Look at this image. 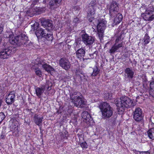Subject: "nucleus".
<instances>
[{
    "mask_svg": "<svg viewBox=\"0 0 154 154\" xmlns=\"http://www.w3.org/2000/svg\"><path fill=\"white\" fill-rule=\"evenodd\" d=\"M122 42L119 44L118 45H117V44L115 43L114 45L109 50V52L110 53H115L117 50H118L119 48L122 47Z\"/></svg>",
    "mask_w": 154,
    "mask_h": 154,
    "instance_id": "obj_20",
    "label": "nucleus"
},
{
    "mask_svg": "<svg viewBox=\"0 0 154 154\" xmlns=\"http://www.w3.org/2000/svg\"><path fill=\"white\" fill-rule=\"evenodd\" d=\"M124 72L125 77L126 79H130L134 77V72L131 69L127 68L125 69Z\"/></svg>",
    "mask_w": 154,
    "mask_h": 154,
    "instance_id": "obj_15",
    "label": "nucleus"
},
{
    "mask_svg": "<svg viewBox=\"0 0 154 154\" xmlns=\"http://www.w3.org/2000/svg\"><path fill=\"white\" fill-rule=\"evenodd\" d=\"M141 16L146 21H151L154 19V8L152 6L147 7L144 12L141 14Z\"/></svg>",
    "mask_w": 154,
    "mask_h": 154,
    "instance_id": "obj_4",
    "label": "nucleus"
},
{
    "mask_svg": "<svg viewBox=\"0 0 154 154\" xmlns=\"http://www.w3.org/2000/svg\"><path fill=\"white\" fill-rule=\"evenodd\" d=\"M115 103L118 109L121 111H123L125 108H130L135 105V103L131 99L125 96L121 97L119 100H116Z\"/></svg>",
    "mask_w": 154,
    "mask_h": 154,
    "instance_id": "obj_1",
    "label": "nucleus"
},
{
    "mask_svg": "<svg viewBox=\"0 0 154 154\" xmlns=\"http://www.w3.org/2000/svg\"><path fill=\"white\" fill-rule=\"evenodd\" d=\"M93 72L91 74V75L93 76H95L98 74L100 72V70L97 66H96L93 68Z\"/></svg>",
    "mask_w": 154,
    "mask_h": 154,
    "instance_id": "obj_28",
    "label": "nucleus"
},
{
    "mask_svg": "<svg viewBox=\"0 0 154 154\" xmlns=\"http://www.w3.org/2000/svg\"><path fill=\"white\" fill-rule=\"evenodd\" d=\"M38 0H35V1L36 2H37L38 1Z\"/></svg>",
    "mask_w": 154,
    "mask_h": 154,
    "instance_id": "obj_47",
    "label": "nucleus"
},
{
    "mask_svg": "<svg viewBox=\"0 0 154 154\" xmlns=\"http://www.w3.org/2000/svg\"><path fill=\"white\" fill-rule=\"evenodd\" d=\"M147 134L150 139L154 140V129L153 128L149 129L147 131Z\"/></svg>",
    "mask_w": 154,
    "mask_h": 154,
    "instance_id": "obj_26",
    "label": "nucleus"
},
{
    "mask_svg": "<svg viewBox=\"0 0 154 154\" xmlns=\"http://www.w3.org/2000/svg\"><path fill=\"white\" fill-rule=\"evenodd\" d=\"M106 22L102 20L100 21L97 26V30L99 37L103 36V33L106 27Z\"/></svg>",
    "mask_w": 154,
    "mask_h": 154,
    "instance_id": "obj_10",
    "label": "nucleus"
},
{
    "mask_svg": "<svg viewBox=\"0 0 154 154\" xmlns=\"http://www.w3.org/2000/svg\"><path fill=\"white\" fill-rule=\"evenodd\" d=\"M35 72L37 75L39 76V77L41 76L42 75V71L38 69H35Z\"/></svg>",
    "mask_w": 154,
    "mask_h": 154,
    "instance_id": "obj_33",
    "label": "nucleus"
},
{
    "mask_svg": "<svg viewBox=\"0 0 154 154\" xmlns=\"http://www.w3.org/2000/svg\"><path fill=\"white\" fill-rule=\"evenodd\" d=\"M4 25L1 24H0V34H1L3 31Z\"/></svg>",
    "mask_w": 154,
    "mask_h": 154,
    "instance_id": "obj_37",
    "label": "nucleus"
},
{
    "mask_svg": "<svg viewBox=\"0 0 154 154\" xmlns=\"http://www.w3.org/2000/svg\"><path fill=\"white\" fill-rule=\"evenodd\" d=\"M80 146L83 149H86L87 148V143L85 142L80 143Z\"/></svg>",
    "mask_w": 154,
    "mask_h": 154,
    "instance_id": "obj_34",
    "label": "nucleus"
},
{
    "mask_svg": "<svg viewBox=\"0 0 154 154\" xmlns=\"http://www.w3.org/2000/svg\"><path fill=\"white\" fill-rule=\"evenodd\" d=\"M80 93L79 92H75L70 95L72 102L75 105L78 107L82 108L86 104V101L82 95L79 96Z\"/></svg>",
    "mask_w": 154,
    "mask_h": 154,
    "instance_id": "obj_3",
    "label": "nucleus"
},
{
    "mask_svg": "<svg viewBox=\"0 0 154 154\" xmlns=\"http://www.w3.org/2000/svg\"><path fill=\"white\" fill-rule=\"evenodd\" d=\"M12 51L9 48H4L2 47L0 51V58L2 59H7L12 54Z\"/></svg>",
    "mask_w": 154,
    "mask_h": 154,
    "instance_id": "obj_9",
    "label": "nucleus"
},
{
    "mask_svg": "<svg viewBox=\"0 0 154 154\" xmlns=\"http://www.w3.org/2000/svg\"><path fill=\"white\" fill-rule=\"evenodd\" d=\"M43 10V9L42 8H37L36 7H35L32 9L33 14L35 15H38L41 14Z\"/></svg>",
    "mask_w": 154,
    "mask_h": 154,
    "instance_id": "obj_24",
    "label": "nucleus"
},
{
    "mask_svg": "<svg viewBox=\"0 0 154 154\" xmlns=\"http://www.w3.org/2000/svg\"><path fill=\"white\" fill-rule=\"evenodd\" d=\"M34 119L35 123L37 125L39 126L42 122L43 117H41L36 114L34 117Z\"/></svg>",
    "mask_w": 154,
    "mask_h": 154,
    "instance_id": "obj_23",
    "label": "nucleus"
},
{
    "mask_svg": "<svg viewBox=\"0 0 154 154\" xmlns=\"http://www.w3.org/2000/svg\"><path fill=\"white\" fill-rule=\"evenodd\" d=\"M14 91H11L7 96L6 102L8 105L11 104L15 100V95Z\"/></svg>",
    "mask_w": 154,
    "mask_h": 154,
    "instance_id": "obj_12",
    "label": "nucleus"
},
{
    "mask_svg": "<svg viewBox=\"0 0 154 154\" xmlns=\"http://www.w3.org/2000/svg\"><path fill=\"white\" fill-rule=\"evenodd\" d=\"M57 113H58H58H60L61 112H59V110H58V111H57Z\"/></svg>",
    "mask_w": 154,
    "mask_h": 154,
    "instance_id": "obj_45",
    "label": "nucleus"
},
{
    "mask_svg": "<svg viewBox=\"0 0 154 154\" xmlns=\"http://www.w3.org/2000/svg\"><path fill=\"white\" fill-rule=\"evenodd\" d=\"M139 152L140 153V154H150V152L148 151L145 152L139 151Z\"/></svg>",
    "mask_w": 154,
    "mask_h": 154,
    "instance_id": "obj_39",
    "label": "nucleus"
},
{
    "mask_svg": "<svg viewBox=\"0 0 154 154\" xmlns=\"http://www.w3.org/2000/svg\"><path fill=\"white\" fill-rule=\"evenodd\" d=\"M82 38L84 43L86 45H90L94 43L95 38L86 33L82 35Z\"/></svg>",
    "mask_w": 154,
    "mask_h": 154,
    "instance_id": "obj_8",
    "label": "nucleus"
},
{
    "mask_svg": "<svg viewBox=\"0 0 154 154\" xmlns=\"http://www.w3.org/2000/svg\"><path fill=\"white\" fill-rule=\"evenodd\" d=\"M96 8H92V7H88V17L90 16L93 15L95 14V9Z\"/></svg>",
    "mask_w": 154,
    "mask_h": 154,
    "instance_id": "obj_27",
    "label": "nucleus"
},
{
    "mask_svg": "<svg viewBox=\"0 0 154 154\" xmlns=\"http://www.w3.org/2000/svg\"><path fill=\"white\" fill-rule=\"evenodd\" d=\"M2 37L0 35V42L2 41Z\"/></svg>",
    "mask_w": 154,
    "mask_h": 154,
    "instance_id": "obj_43",
    "label": "nucleus"
},
{
    "mask_svg": "<svg viewBox=\"0 0 154 154\" xmlns=\"http://www.w3.org/2000/svg\"><path fill=\"white\" fill-rule=\"evenodd\" d=\"M42 26L45 27L48 31L49 30H52L54 29L52 24V22L50 20H46L43 19L41 21Z\"/></svg>",
    "mask_w": 154,
    "mask_h": 154,
    "instance_id": "obj_11",
    "label": "nucleus"
},
{
    "mask_svg": "<svg viewBox=\"0 0 154 154\" xmlns=\"http://www.w3.org/2000/svg\"><path fill=\"white\" fill-rule=\"evenodd\" d=\"M62 0H51L49 3V5L51 8L56 9L58 7Z\"/></svg>",
    "mask_w": 154,
    "mask_h": 154,
    "instance_id": "obj_17",
    "label": "nucleus"
},
{
    "mask_svg": "<svg viewBox=\"0 0 154 154\" xmlns=\"http://www.w3.org/2000/svg\"><path fill=\"white\" fill-rule=\"evenodd\" d=\"M119 4L116 2L113 1L110 5L109 8V14L112 17H114L119 12Z\"/></svg>",
    "mask_w": 154,
    "mask_h": 154,
    "instance_id": "obj_7",
    "label": "nucleus"
},
{
    "mask_svg": "<svg viewBox=\"0 0 154 154\" xmlns=\"http://www.w3.org/2000/svg\"><path fill=\"white\" fill-rule=\"evenodd\" d=\"M78 18H76V19H74V21L75 22H76V21L78 20Z\"/></svg>",
    "mask_w": 154,
    "mask_h": 154,
    "instance_id": "obj_42",
    "label": "nucleus"
},
{
    "mask_svg": "<svg viewBox=\"0 0 154 154\" xmlns=\"http://www.w3.org/2000/svg\"><path fill=\"white\" fill-rule=\"evenodd\" d=\"M46 0H44V1H43V3H45L46 2Z\"/></svg>",
    "mask_w": 154,
    "mask_h": 154,
    "instance_id": "obj_44",
    "label": "nucleus"
},
{
    "mask_svg": "<svg viewBox=\"0 0 154 154\" xmlns=\"http://www.w3.org/2000/svg\"><path fill=\"white\" fill-rule=\"evenodd\" d=\"M102 113V117L104 119L109 118L112 115L113 109L106 102L102 103L99 106Z\"/></svg>",
    "mask_w": 154,
    "mask_h": 154,
    "instance_id": "obj_2",
    "label": "nucleus"
},
{
    "mask_svg": "<svg viewBox=\"0 0 154 154\" xmlns=\"http://www.w3.org/2000/svg\"><path fill=\"white\" fill-rule=\"evenodd\" d=\"M18 36L19 40L20 46L23 45H26L27 42H28V37L25 34L22 33Z\"/></svg>",
    "mask_w": 154,
    "mask_h": 154,
    "instance_id": "obj_16",
    "label": "nucleus"
},
{
    "mask_svg": "<svg viewBox=\"0 0 154 154\" xmlns=\"http://www.w3.org/2000/svg\"><path fill=\"white\" fill-rule=\"evenodd\" d=\"M52 86L51 82L49 81H47L45 85L42 86V87H35V90L36 95L39 98H40L45 89L47 88L48 91H49L51 89Z\"/></svg>",
    "mask_w": 154,
    "mask_h": 154,
    "instance_id": "obj_5",
    "label": "nucleus"
},
{
    "mask_svg": "<svg viewBox=\"0 0 154 154\" xmlns=\"http://www.w3.org/2000/svg\"><path fill=\"white\" fill-rule=\"evenodd\" d=\"M87 59H86V58H85V59L83 58V60L84 61V60H87Z\"/></svg>",
    "mask_w": 154,
    "mask_h": 154,
    "instance_id": "obj_46",
    "label": "nucleus"
},
{
    "mask_svg": "<svg viewBox=\"0 0 154 154\" xmlns=\"http://www.w3.org/2000/svg\"><path fill=\"white\" fill-rule=\"evenodd\" d=\"M143 117L141 109L139 107L136 108L133 112V118L137 122H141L143 125Z\"/></svg>",
    "mask_w": 154,
    "mask_h": 154,
    "instance_id": "obj_6",
    "label": "nucleus"
},
{
    "mask_svg": "<svg viewBox=\"0 0 154 154\" xmlns=\"http://www.w3.org/2000/svg\"><path fill=\"white\" fill-rule=\"evenodd\" d=\"M38 65L40 66H42L43 68L48 72H50L54 70V69L49 65L45 63L42 60H40L38 61L37 63Z\"/></svg>",
    "mask_w": 154,
    "mask_h": 154,
    "instance_id": "obj_13",
    "label": "nucleus"
},
{
    "mask_svg": "<svg viewBox=\"0 0 154 154\" xmlns=\"http://www.w3.org/2000/svg\"><path fill=\"white\" fill-rule=\"evenodd\" d=\"M122 37V34L120 35L118 37L116 40L115 43L117 44L119 42V41L121 40Z\"/></svg>",
    "mask_w": 154,
    "mask_h": 154,
    "instance_id": "obj_36",
    "label": "nucleus"
},
{
    "mask_svg": "<svg viewBox=\"0 0 154 154\" xmlns=\"http://www.w3.org/2000/svg\"><path fill=\"white\" fill-rule=\"evenodd\" d=\"M85 120V122H86L87 123H90V122L92 120V119L91 118L90 114H88L87 115V116L85 117V119H83Z\"/></svg>",
    "mask_w": 154,
    "mask_h": 154,
    "instance_id": "obj_31",
    "label": "nucleus"
},
{
    "mask_svg": "<svg viewBox=\"0 0 154 154\" xmlns=\"http://www.w3.org/2000/svg\"><path fill=\"white\" fill-rule=\"evenodd\" d=\"M12 36L11 34L9 35L8 38H9V42L10 43L13 45H17L18 46H20V45L19 42V40L18 38V37L17 36L14 38H11V36ZM6 37H8L6 36Z\"/></svg>",
    "mask_w": 154,
    "mask_h": 154,
    "instance_id": "obj_19",
    "label": "nucleus"
},
{
    "mask_svg": "<svg viewBox=\"0 0 154 154\" xmlns=\"http://www.w3.org/2000/svg\"><path fill=\"white\" fill-rule=\"evenodd\" d=\"M31 154H33V153H31Z\"/></svg>",
    "mask_w": 154,
    "mask_h": 154,
    "instance_id": "obj_48",
    "label": "nucleus"
},
{
    "mask_svg": "<svg viewBox=\"0 0 154 154\" xmlns=\"http://www.w3.org/2000/svg\"><path fill=\"white\" fill-rule=\"evenodd\" d=\"M89 113L86 111H84L82 112V116L83 119H85V117L87 116V115H88Z\"/></svg>",
    "mask_w": 154,
    "mask_h": 154,
    "instance_id": "obj_35",
    "label": "nucleus"
},
{
    "mask_svg": "<svg viewBox=\"0 0 154 154\" xmlns=\"http://www.w3.org/2000/svg\"><path fill=\"white\" fill-rule=\"evenodd\" d=\"M78 46V45H76L75 50H77L76 53L77 57L78 58H80L84 56L85 52V49L83 48H80L78 49L77 48H78L77 47Z\"/></svg>",
    "mask_w": 154,
    "mask_h": 154,
    "instance_id": "obj_18",
    "label": "nucleus"
},
{
    "mask_svg": "<svg viewBox=\"0 0 154 154\" xmlns=\"http://www.w3.org/2000/svg\"><path fill=\"white\" fill-rule=\"evenodd\" d=\"M143 40L145 45L147 44L149 42V37L147 34H145Z\"/></svg>",
    "mask_w": 154,
    "mask_h": 154,
    "instance_id": "obj_30",
    "label": "nucleus"
},
{
    "mask_svg": "<svg viewBox=\"0 0 154 154\" xmlns=\"http://www.w3.org/2000/svg\"><path fill=\"white\" fill-rule=\"evenodd\" d=\"M96 1L95 0H92L89 5L88 7L96 8Z\"/></svg>",
    "mask_w": 154,
    "mask_h": 154,
    "instance_id": "obj_32",
    "label": "nucleus"
},
{
    "mask_svg": "<svg viewBox=\"0 0 154 154\" xmlns=\"http://www.w3.org/2000/svg\"><path fill=\"white\" fill-rule=\"evenodd\" d=\"M47 40L49 41H50L51 42L53 39V35L51 33H47L45 35V36L44 37Z\"/></svg>",
    "mask_w": 154,
    "mask_h": 154,
    "instance_id": "obj_29",
    "label": "nucleus"
},
{
    "mask_svg": "<svg viewBox=\"0 0 154 154\" xmlns=\"http://www.w3.org/2000/svg\"><path fill=\"white\" fill-rule=\"evenodd\" d=\"M0 137L1 139H4L5 138V136L3 134H2L1 135Z\"/></svg>",
    "mask_w": 154,
    "mask_h": 154,
    "instance_id": "obj_41",
    "label": "nucleus"
},
{
    "mask_svg": "<svg viewBox=\"0 0 154 154\" xmlns=\"http://www.w3.org/2000/svg\"><path fill=\"white\" fill-rule=\"evenodd\" d=\"M96 54V52H94L93 54H89V55L90 56V57H91V58L93 59L94 57H95L94 56V55Z\"/></svg>",
    "mask_w": 154,
    "mask_h": 154,
    "instance_id": "obj_40",
    "label": "nucleus"
},
{
    "mask_svg": "<svg viewBox=\"0 0 154 154\" xmlns=\"http://www.w3.org/2000/svg\"><path fill=\"white\" fill-rule=\"evenodd\" d=\"M116 15V17L115 18L114 20L113 24L117 25L122 20L123 17L122 15L118 13L116 14H115Z\"/></svg>",
    "mask_w": 154,
    "mask_h": 154,
    "instance_id": "obj_21",
    "label": "nucleus"
},
{
    "mask_svg": "<svg viewBox=\"0 0 154 154\" xmlns=\"http://www.w3.org/2000/svg\"><path fill=\"white\" fill-rule=\"evenodd\" d=\"M46 31L45 30H44L41 28H38L36 32V35L37 37H44L46 34Z\"/></svg>",
    "mask_w": 154,
    "mask_h": 154,
    "instance_id": "obj_22",
    "label": "nucleus"
},
{
    "mask_svg": "<svg viewBox=\"0 0 154 154\" xmlns=\"http://www.w3.org/2000/svg\"><path fill=\"white\" fill-rule=\"evenodd\" d=\"M59 64L63 68L66 70L70 67V64L68 60L64 58H61L59 61Z\"/></svg>",
    "mask_w": 154,
    "mask_h": 154,
    "instance_id": "obj_14",
    "label": "nucleus"
},
{
    "mask_svg": "<svg viewBox=\"0 0 154 154\" xmlns=\"http://www.w3.org/2000/svg\"><path fill=\"white\" fill-rule=\"evenodd\" d=\"M88 20L90 22L92 21L94 19V17L93 15L92 16H90L89 17H88Z\"/></svg>",
    "mask_w": 154,
    "mask_h": 154,
    "instance_id": "obj_38",
    "label": "nucleus"
},
{
    "mask_svg": "<svg viewBox=\"0 0 154 154\" xmlns=\"http://www.w3.org/2000/svg\"><path fill=\"white\" fill-rule=\"evenodd\" d=\"M150 90L149 91L150 95L154 98V78L153 81L150 83Z\"/></svg>",
    "mask_w": 154,
    "mask_h": 154,
    "instance_id": "obj_25",
    "label": "nucleus"
}]
</instances>
